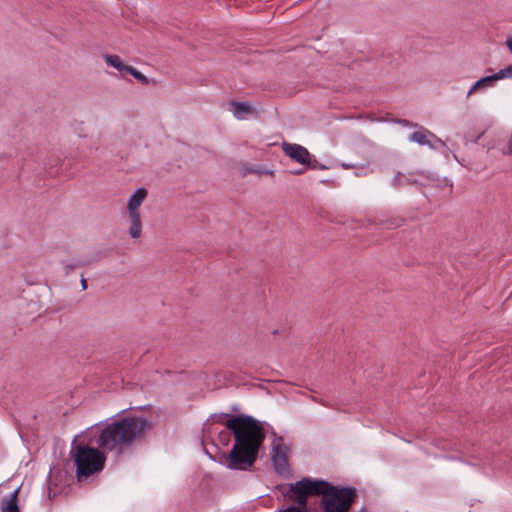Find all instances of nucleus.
Here are the masks:
<instances>
[{"label": "nucleus", "instance_id": "1", "mask_svg": "<svg viewBox=\"0 0 512 512\" xmlns=\"http://www.w3.org/2000/svg\"><path fill=\"white\" fill-rule=\"evenodd\" d=\"M214 417L216 422L226 426L235 440L230 452L223 453L218 462L230 470H250L265 440L264 422L246 414L220 413Z\"/></svg>", "mask_w": 512, "mask_h": 512}, {"label": "nucleus", "instance_id": "2", "mask_svg": "<svg viewBox=\"0 0 512 512\" xmlns=\"http://www.w3.org/2000/svg\"><path fill=\"white\" fill-rule=\"evenodd\" d=\"M278 489L296 505H283L277 512H312L307 507L309 496H322L324 512H349L357 498L355 488H340L323 479L302 478Z\"/></svg>", "mask_w": 512, "mask_h": 512}, {"label": "nucleus", "instance_id": "3", "mask_svg": "<svg viewBox=\"0 0 512 512\" xmlns=\"http://www.w3.org/2000/svg\"><path fill=\"white\" fill-rule=\"evenodd\" d=\"M152 429V422L142 416L121 417L107 424L97 440L103 451L123 453L132 445L141 441L145 433Z\"/></svg>", "mask_w": 512, "mask_h": 512}, {"label": "nucleus", "instance_id": "4", "mask_svg": "<svg viewBox=\"0 0 512 512\" xmlns=\"http://www.w3.org/2000/svg\"><path fill=\"white\" fill-rule=\"evenodd\" d=\"M73 440L71 456L76 465V476L79 481L86 479L94 473L103 470L106 457L102 451L88 445L78 444L74 446Z\"/></svg>", "mask_w": 512, "mask_h": 512}, {"label": "nucleus", "instance_id": "5", "mask_svg": "<svg viewBox=\"0 0 512 512\" xmlns=\"http://www.w3.org/2000/svg\"><path fill=\"white\" fill-rule=\"evenodd\" d=\"M147 196V190L145 188H138L129 198L127 209L129 213V219L131 226L129 228V234L132 238L137 239L142 233V223L138 208L141 206Z\"/></svg>", "mask_w": 512, "mask_h": 512}, {"label": "nucleus", "instance_id": "6", "mask_svg": "<svg viewBox=\"0 0 512 512\" xmlns=\"http://www.w3.org/2000/svg\"><path fill=\"white\" fill-rule=\"evenodd\" d=\"M272 435L275 438L272 442L271 461L276 472L282 473L287 471L289 468V447L284 444V438L282 436H277L274 431H272Z\"/></svg>", "mask_w": 512, "mask_h": 512}, {"label": "nucleus", "instance_id": "7", "mask_svg": "<svg viewBox=\"0 0 512 512\" xmlns=\"http://www.w3.org/2000/svg\"><path fill=\"white\" fill-rule=\"evenodd\" d=\"M282 151L294 162H297L306 167L310 164L311 153L308 149L300 144L289 143L286 141L282 142Z\"/></svg>", "mask_w": 512, "mask_h": 512}, {"label": "nucleus", "instance_id": "8", "mask_svg": "<svg viewBox=\"0 0 512 512\" xmlns=\"http://www.w3.org/2000/svg\"><path fill=\"white\" fill-rule=\"evenodd\" d=\"M20 488L14 490L9 496H5L1 500L0 511L1 512H20L18 505V494Z\"/></svg>", "mask_w": 512, "mask_h": 512}, {"label": "nucleus", "instance_id": "9", "mask_svg": "<svg viewBox=\"0 0 512 512\" xmlns=\"http://www.w3.org/2000/svg\"><path fill=\"white\" fill-rule=\"evenodd\" d=\"M230 105L233 106V114L238 119H243L254 112L252 106L246 102L231 101Z\"/></svg>", "mask_w": 512, "mask_h": 512}, {"label": "nucleus", "instance_id": "10", "mask_svg": "<svg viewBox=\"0 0 512 512\" xmlns=\"http://www.w3.org/2000/svg\"><path fill=\"white\" fill-rule=\"evenodd\" d=\"M392 186L395 188H401L406 185H413L417 183V180L413 175H406L401 172H397V174L392 179Z\"/></svg>", "mask_w": 512, "mask_h": 512}, {"label": "nucleus", "instance_id": "11", "mask_svg": "<svg viewBox=\"0 0 512 512\" xmlns=\"http://www.w3.org/2000/svg\"><path fill=\"white\" fill-rule=\"evenodd\" d=\"M495 83L494 79H493V76L492 75H488V76H485L483 78H480L479 80H477L472 86L471 88L469 89L468 93H467V96L469 97L470 95H472L476 90H479V89H483V88H487V87H491L493 86Z\"/></svg>", "mask_w": 512, "mask_h": 512}, {"label": "nucleus", "instance_id": "12", "mask_svg": "<svg viewBox=\"0 0 512 512\" xmlns=\"http://www.w3.org/2000/svg\"><path fill=\"white\" fill-rule=\"evenodd\" d=\"M104 58L107 65L114 67L118 71L127 72V68H129V65L123 64L118 55L107 54Z\"/></svg>", "mask_w": 512, "mask_h": 512}, {"label": "nucleus", "instance_id": "13", "mask_svg": "<svg viewBox=\"0 0 512 512\" xmlns=\"http://www.w3.org/2000/svg\"><path fill=\"white\" fill-rule=\"evenodd\" d=\"M428 135H432L430 131H415L409 136L411 142H416L419 145H431L428 139Z\"/></svg>", "mask_w": 512, "mask_h": 512}, {"label": "nucleus", "instance_id": "14", "mask_svg": "<svg viewBox=\"0 0 512 512\" xmlns=\"http://www.w3.org/2000/svg\"><path fill=\"white\" fill-rule=\"evenodd\" d=\"M403 221L404 220L402 218H387L385 220H381L379 224L386 229H395L402 226Z\"/></svg>", "mask_w": 512, "mask_h": 512}, {"label": "nucleus", "instance_id": "15", "mask_svg": "<svg viewBox=\"0 0 512 512\" xmlns=\"http://www.w3.org/2000/svg\"><path fill=\"white\" fill-rule=\"evenodd\" d=\"M126 73L130 74L131 76H133L135 79H137L140 83H142L144 85L149 84V79L144 74H142L140 71L136 70L132 66H129V68H127Z\"/></svg>", "mask_w": 512, "mask_h": 512}, {"label": "nucleus", "instance_id": "16", "mask_svg": "<svg viewBox=\"0 0 512 512\" xmlns=\"http://www.w3.org/2000/svg\"><path fill=\"white\" fill-rule=\"evenodd\" d=\"M494 81L512 77V65L499 70L497 73L492 74Z\"/></svg>", "mask_w": 512, "mask_h": 512}, {"label": "nucleus", "instance_id": "17", "mask_svg": "<svg viewBox=\"0 0 512 512\" xmlns=\"http://www.w3.org/2000/svg\"><path fill=\"white\" fill-rule=\"evenodd\" d=\"M306 168H310V169H320V170H324V169H327V167L323 164H321L318 160H316L315 158H313V156L311 155V158H310V164H307L306 165Z\"/></svg>", "mask_w": 512, "mask_h": 512}, {"label": "nucleus", "instance_id": "18", "mask_svg": "<svg viewBox=\"0 0 512 512\" xmlns=\"http://www.w3.org/2000/svg\"><path fill=\"white\" fill-rule=\"evenodd\" d=\"M84 265L83 262H71L65 264V273L69 274L73 269H75L78 266Z\"/></svg>", "mask_w": 512, "mask_h": 512}, {"label": "nucleus", "instance_id": "19", "mask_svg": "<svg viewBox=\"0 0 512 512\" xmlns=\"http://www.w3.org/2000/svg\"><path fill=\"white\" fill-rule=\"evenodd\" d=\"M504 153L506 155L512 156V131H511V134H510L509 139L507 141V144L505 146Z\"/></svg>", "mask_w": 512, "mask_h": 512}, {"label": "nucleus", "instance_id": "20", "mask_svg": "<svg viewBox=\"0 0 512 512\" xmlns=\"http://www.w3.org/2000/svg\"><path fill=\"white\" fill-rule=\"evenodd\" d=\"M219 438L221 440V442L225 445L228 444V442L230 441V434L229 432H226V431H222L220 434H219Z\"/></svg>", "mask_w": 512, "mask_h": 512}, {"label": "nucleus", "instance_id": "21", "mask_svg": "<svg viewBox=\"0 0 512 512\" xmlns=\"http://www.w3.org/2000/svg\"><path fill=\"white\" fill-rule=\"evenodd\" d=\"M247 172L254 173V174H262V173H266V174H270V175L273 174V171L264 172L261 168H248Z\"/></svg>", "mask_w": 512, "mask_h": 512}, {"label": "nucleus", "instance_id": "22", "mask_svg": "<svg viewBox=\"0 0 512 512\" xmlns=\"http://www.w3.org/2000/svg\"><path fill=\"white\" fill-rule=\"evenodd\" d=\"M397 122L403 126H416V124H412L411 122H409L406 119H401V120H398Z\"/></svg>", "mask_w": 512, "mask_h": 512}, {"label": "nucleus", "instance_id": "23", "mask_svg": "<svg viewBox=\"0 0 512 512\" xmlns=\"http://www.w3.org/2000/svg\"><path fill=\"white\" fill-rule=\"evenodd\" d=\"M506 46L508 47V49L510 50V52L512 53V37H508L507 40H506Z\"/></svg>", "mask_w": 512, "mask_h": 512}, {"label": "nucleus", "instance_id": "24", "mask_svg": "<svg viewBox=\"0 0 512 512\" xmlns=\"http://www.w3.org/2000/svg\"><path fill=\"white\" fill-rule=\"evenodd\" d=\"M81 286L83 290L87 288V280L83 276L81 278Z\"/></svg>", "mask_w": 512, "mask_h": 512}, {"label": "nucleus", "instance_id": "25", "mask_svg": "<svg viewBox=\"0 0 512 512\" xmlns=\"http://www.w3.org/2000/svg\"><path fill=\"white\" fill-rule=\"evenodd\" d=\"M342 167H343V168H345V169H350V168H353V167H354V165H352V164H346V163H343V164H342Z\"/></svg>", "mask_w": 512, "mask_h": 512}, {"label": "nucleus", "instance_id": "26", "mask_svg": "<svg viewBox=\"0 0 512 512\" xmlns=\"http://www.w3.org/2000/svg\"><path fill=\"white\" fill-rule=\"evenodd\" d=\"M303 172H304V170H303V169H298V170H295V171H294V172H292V173H293V174H295V175H300V174H302Z\"/></svg>", "mask_w": 512, "mask_h": 512}, {"label": "nucleus", "instance_id": "27", "mask_svg": "<svg viewBox=\"0 0 512 512\" xmlns=\"http://www.w3.org/2000/svg\"><path fill=\"white\" fill-rule=\"evenodd\" d=\"M359 512H368L365 508H361Z\"/></svg>", "mask_w": 512, "mask_h": 512}]
</instances>
